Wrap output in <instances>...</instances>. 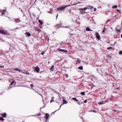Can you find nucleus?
<instances>
[{
	"mask_svg": "<svg viewBox=\"0 0 122 122\" xmlns=\"http://www.w3.org/2000/svg\"><path fill=\"white\" fill-rule=\"evenodd\" d=\"M69 6L68 5H66L64 6H63L58 7L57 9L58 10L61 11L62 10H65V8Z\"/></svg>",
	"mask_w": 122,
	"mask_h": 122,
	"instance_id": "1",
	"label": "nucleus"
},
{
	"mask_svg": "<svg viewBox=\"0 0 122 122\" xmlns=\"http://www.w3.org/2000/svg\"><path fill=\"white\" fill-rule=\"evenodd\" d=\"M34 70L37 73H38L40 71V69L39 67H36L34 68Z\"/></svg>",
	"mask_w": 122,
	"mask_h": 122,
	"instance_id": "2",
	"label": "nucleus"
},
{
	"mask_svg": "<svg viewBox=\"0 0 122 122\" xmlns=\"http://www.w3.org/2000/svg\"><path fill=\"white\" fill-rule=\"evenodd\" d=\"M96 37L99 40H100V36L99 35V33L97 32L96 33Z\"/></svg>",
	"mask_w": 122,
	"mask_h": 122,
	"instance_id": "3",
	"label": "nucleus"
},
{
	"mask_svg": "<svg viewBox=\"0 0 122 122\" xmlns=\"http://www.w3.org/2000/svg\"><path fill=\"white\" fill-rule=\"evenodd\" d=\"M58 50L59 51H60L62 52H64L66 53H67V51L66 50H64L61 49L59 48H58L57 50Z\"/></svg>",
	"mask_w": 122,
	"mask_h": 122,
	"instance_id": "4",
	"label": "nucleus"
},
{
	"mask_svg": "<svg viewBox=\"0 0 122 122\" xmlns=\"http://www.w3.org/2000/svg\"><path fill=\"white\" fill-rule=\"evenodd\" d=\"M6 11V10L5 9L3 10L2 11H1V12L2 13V15H4L5 14Z\"/></svg>",
	"mask_w": 122,
	"mask_h": 122,
	"instance_id": "5",
	"label": "nucleus"
},
{
	"mask_svg": "<svg viewBox=\"0 0 122 122\" xmlns=\"http://www.w3.org/2000/svg\"><path fill=\"white\" fill-rule=\"evenodd\" d=\"M15 20V21L17 23L19 22L20 20V19L17 18V19H14Z\"/></svg>",
	"mask_w": 122,
	"mask_h": 122,
	"instance_id": "6",
	"label": "nucleus"
},
{
	"mask_svg": "<svg viewBox=\"0 0 122 122\" xmlns=\"http://www.w3.org/2000/svg\"><path fill=\"white\" fill-rule=\"evenodd\" d=\"M0 33L2 34H7V32H5L3 31L0 30Z\"/></svg>",
	"mask_w": 122,
	"mask_h": 122,
	"instance_id": "7",
	"label": "nucleus"
},
{
	"mask_svg": "<svg viewBox=\"0 0 122 122\" xmlns=\"http://www.w3.org/2000/svg\"><path fill=\"white\" fill-rule=\"evenodd\" d=\"M46 118L47 120L49 117V115L48 113H46Z\"/></svg>",
	"mask_w": 122,
	"mask_h": 122,
	"instance_id": "8",
	"label": "nucleus"
},
{
	"mask_svg": "<svg viewBox=\"0 0 122 122\" xmlns=\"http://www.w3.org/2000/svg\"><path fill=\"white\" fill-rule=\"evenodd\" d=\"M88 9V8L85 7L83 8H80L79 9V10L80 11L82 10H85Z\"/></svg>",
	"mask_w": 122,
	"mask_h": 122,
	"instance_id": "9",
	"label": "nucleus"
},
{
	"mask_svg": "<svg viewBox=\"0 0 122 122\" xmlns=\"http://www.w3.org/2000/svg\"><path fill=\"white\" fill-rule=\"evenodd\" d=\"M2 117H6V113H5L2 115Z\"/></svg>",
	"mask_w": 122,
	"mask_h": 122,
	"instance_id": "10",
	"label": "nucleus"
},
{
	"mask_svg": "<svg viewBox=\"0 0 122 122\" xmlns=\"http://www.w3.org/2000/svg\"><path fill=\"white\" fill-rule=\"evenodd\" d=\"M62 25V23L60 22L59 24H57L56 25V26L57 27H58L59 26H61Z\"/></svg>",
	"mask_w": 122,
	"mask_h": 122,
	"instance_id": "11",
	"label": "nucleus"
},
{
	"mask_svg": "<svg viewBox=\"0 0 122 122\" xmlns=\"http://www.w3.org/2000/svg\"><path fill=\"white\" fill-rule=\"evenodd\" d=\"M14 70L16 71H22L20 69H19L18 68H16L14 69Z\"/></svg>",
	"mask_w": 122,
	"mask_h": 122,
	"instance_id": "12",
	"label": "nucleus"
},
{
	"mask_svg": "<svg viewBox=\"0 0 122 122\" xmlns=\"http://www.w3.org/2000/svg\"><path fill=\"white\" fill-rule=\"evenodd\" d=\"M63 104H66L67 103V102L64 99L63 100Z\"/></svg>",
	"mask_w": 122,
	"mask_h": 122,
	"instance_id": "13",
	"label": "nucleus"
},
{
	"mask_svg": "<svg viewBox=\"0 0 122 122\" xmlns=\"http://www.w3.org/2000/svg\"><path fill=\"white\" fill-rule=\"evenodd\" d=\"M86 30L87 31H92V30H91L88 27L86 28Z\"/></svg>",
	"mask_w": 122,
	"mask_h": 122,
	"instance_id": "14",
	"label": "nucleus"
},
{
	"mask_svg": "<svg viewBox=\"0 0 122 122\" xmlns=\"http://www.w3.org/2000/svg\"><path fill=\"white\" fill-rule=\"evenodd\" d=\"M54 66H52L50 68V69L52 71H53Z\"/></svg>",
	"mask_w": 122,
	"mask_h": 122,
	"instance_id": "15",
	"label": "nucleus"
},
{
	"mask_svg": "<svg viewBox=\"0 0 122 122\" xmlns=\"http://www.w3.org/2000/svg\"><path fill=\"white\" fill-rule=\"evenodd\" d=\"M78 68L79 69L81 70H83V68L82 66H79L78 67Z\"/></svg>",
	"mask_w": 122,
	"mask_h": 122,
	"instance_id": "16",
	"label": "nucleus"
},
{
	"mask_svg": "<svg viewBox=\"0 0 122 122\" xmlns=\"http://www.w3.org/2000/svg\"><path fill=\"white\" fill-rule=\"evenodd\" d=\"M36 30H37L38 31H40V29L38 27H36Z\"/></svg>",
	"mask_w": 122,
	"mask_h": 122,
	"instance_id": "17",
	"label": "nucleus"
},
{
	"mask_svg": "<svg viewBox=\"0 0 122 122\" xmlns=\"http://www.w3.org/2000/svg\"><path fill=\"white\" fill-rule=\"evenodd\" d=\"M26 33L27 34V35L28 36H31L29 32H26Z\"/></svg>",
	"mask_w": 122,
	"mask_h": 122,
	"instance_id": "18",
	"label": "nucleus"
},
{
	"mask_svg": "<svg viewBox=\"0 0 122 122\" xmlns=\"http://www.w3.org/2000/svg\"><path fill=\"white\" fill-rule=\"evenodd\" d=\"M85 93L84 92H81V93L80 94L81 95H82L83 96L85 94Z\"/></svg>",
	"mask_w": 122,
	"mask_h": 122,
	"instance_id": "19",
	"label": "nucleus"
},
{
	"mask_svg": "<svg viewBox=\"0 0 122 122\" xmlns=\"http://www.w3.org/2000/svg\"><path fill=\"white\" fill-rule=\"evenodd\" d=\"M105 25H104L103 29V30L102 31V32H105V31L106 30V29L105 28Z\"/></svg>",
	"mask_w": 122,
	"mask_h": 122,
	"instance_id": "20",
	"label": "nucleus"
},
{
	"mask_svg": "<svg viewBox=\"0 0 122 122\" xmlns=\"http://www.w3.org/2000/svg\"><path fill=\"white\" fill-rule=\"evenodd\" d=\"M117 6L116 5H114L112 7V8H117Z\"/></svg>",
	"mask_w": 122,
	"mask_h": 122,
	"instance_id": "21",
	"label": "nucleus"
},
{
	"mask_svg": "<svg viewBox=\"0 0 122 122\" xmlns=\"http://www.w3.org/2000/svg\"><path fill=\"white\" fill-rule=\"evenodd\" d=\"M15 83L14 81H12L11 82L10 84V86H12L13 85V83Z\"/></svg>",
	"mask_w": 122,
	"mask_h": 122,
	"instance_id": "22",
	"label": "nucleus"
},
{
	"mask_svg": "<svg viewBox=\"0 0 122 122\" xmlns=\"http://www.w3.org/2000/svg\"><path fill=\"white\" fill-rule=\"evenodd\" d=\"M77 62L79 63H80L81 62V61L79 59L77 58Z\"/></svg>",
	"mask_w": 122,
	"mask_h": 122,
	"instance_id": "23",
	"label": "nucleus"
},
{
	"mask_svg": "<svg viewBox=\"0 0 122 122\" xmlns=\"http://www.w3.org/2000/svg\"><path fill=\"white\" fill-rule=\"evenodd\" d=\"M0 120L2 121H4V119L2 117H0Z\"/></svg>",
	"mask_w": 122,
	"mask_h": 122,
	"instance_id": "24",
	"label": "nucleus"
},
{
	"mask_svg": "<svg viewBox=\"0 0 122 122\" xmlns=\"http://www.w3.org/2000/svg\"><path fill=\"white\" fill-rule=\"evenodd\" d=\"M72 100H75L76 101H77V102L78 101V100H77V99H76V98H72Z\"/></svg>",
	"mask_w": 122,
	"mask_h": 122,
	"instance_id": "25",
	"label": "nucleus"
},
{
	"mask_svg": "<svg viewBox=\"0 0 122 122\" xmlns=\"http://www.w3.org/2000/svg\"><path fill=\"white\" fill-rule=\"evenodd\" d=\"M81 14H85L86 13L85 12H84L82 10L81 11Z\"/></svg>",
	"mask_w": 122,
	"mask_h": 122,
	"instance_id": "26",
	"label": "nucleus"
},
{
	"mask_svg": "<svg viewBox=\"0 0 122 122\" xmlns=\"http://www.w3.org/2000/svg\"><path fill=\"white\" fill-rule=\"evenodd\" d=\"M39 23L41 25L43 23V22L40 20H39Z\"/></svg>",
	"mask_w": 122,
	"mask_h": 122,
	"instance_id": "27",
	"label": "nucleus"
},
{
	"mask_svg": "<svg viewBox=\"0 0 122 122\" xmlns=\"http://www.w3.org/2000/svg\"><path fill=\"white\" fill-rule=\"evenodd\" d=\"M13 86H10L9 87H8V88L7 89H6L7 90H9L10 89V88H12Z\"/></svg>",
	"mask_w": 122,
	"mask_h": 122,
	"instance_id": "28",
	"label": "nucleus"
},
{
	"mask_svg": "<svg viewBox=\"0 0 122 122\" xmlns=\"http://www.w3.org/2000/svg\"><path fill=\"white\" fill-rule=\"evenodd\" d=\"M116 30L117 32H120L121 31V30H120L116 29Z\"/></svg>",
	"mask_w": 122,
	"mask_h": 122,
	"instance_id": "29",
	"label": "nucleus"
},
{
	"mask_svg": "<svg viewBox=\"0 0 122 122\" xmlns=\"http://www.w3.org/2000/svg\"><path fill=\"white\" fill-rule=\"evenodd\" d=\"M25 74L28 75H29L30 74L28 72H26L24 73Z\"/></svg>",
	"mask_w": 122,
	"mask_h": 122,
	"instance_id": "30",
	"label": "nucleus"
},
{
	"mask_svg": "<svg viewBox=\"0 0 122 122\" xmlns=\"http://www.w3.org/2000/svg\"><path fill=\"white\" fill-rule=\"evenodd\" d=\"M112 47H108L107 48V49L108 50H109L110 49H112Z\"/></svg>",
	"mask_w": 122,
	"mask_h": 122,
	"instance_id": "31",
	"label": "nucleus"
},
{
	"mask_svg": "<svg viewBox=\"0 0 122 122\" xmlns=\"http://www.w3.org/2000/svg\"><path fill=\"white\" fill-rule=\"evenodd\" d=\"M98 103L100 105H102L103 104H104L102 102H99Z\"/></svg>",
	"mask_w": 122,
	"mask_h": 122,
	"instance_id": "32",
	"label": "nucleus"
},
{
	"mask_svg": "<svg viewBox=\"0 0 122 122\" xmlns=\"http://www.w3.org/2000/svg\"><path fill=\"white\" fill-rule=\"evenodd\" d=\"M45 53V52H42L41 53V55H43Z\"/></svg>",
	"mask_w": 122,
	"mask_h": 122,
	"instance_id": "33",
	"label": "nucleus"
},
{
	"mask_svg": "<svg viewBox=\"0 0 122 122\" xmlns=\"http://www.w3.org/2000/svg\"><path fill=\"white\" fill-rule=\"evenodd\" d=\"M30 86L32 88L33 87V84H31L30 85Z\"/></svg>",
	"mask_w": 122,
	"mask_h": 122,
	"instance_id": "34",
	"label": "nucleus"
},
{
	"mask_svg": "<svg viewBox=\"0 0 122 122\" xmlns=\"http://www.w3.org/2000/svg\"><path fill=\"white\" fill-rule=\"evenodd\" d=\"M119 54L120 55H122V51H121L119 52Z\"/></svg>",
	"mask_w": 122,
	"mask_h": 122,
	"instance_id": "35",
	"label": "nucleus"
},
{
	"mask_svg": "<svg viewBox=\"0 0 122 122\" xmlns=\"http://www.w3.org/2000/svg\"><path fill=\"white\" fill-rule=\"evenodd\" d=\"M87 100H85V101L84 102L85 103H86L87 102Z\"/></svg>",
	"mask_w": 122,
	"mask_h": 122,
	"instance_id": "36",
	"label": "nucleus"
},
{
	"mask_svg": "<svg viewBox=\"0 0 122 122\" xmlns=\"http://www.w3.org/2000/svg\"><path fill=\"white\" fill-rule=\"evenodd\" d=\"M4 66H0V68H3L4 67Z\"/></svg>",
	"mask_w": 122,
	"mask_h": 122,
	"instance_id": "37",
	"label": "nucleus"
},
{
	"mask_svg": "<svg viewBox=\"0 0 122 122\" xmlns=\"http://www.w3.org/2000/svg\"><path fill=\"white\" fill-rule=\"evenodd\" d=\"M61 60H60V61H56V62H60V61H61Z\"/></svg>",
	"mask_w": 122,
	"mask_h": 122,
	"instance_id": "38",
	"label": "nucleus"
},
{
	"mask_svg": "<svg viewBox=\"0 0 122 122\" xmlns=\"http://www.w3.org/2000/svg\"><path fill=\"white\" fill-rule=\"evenodd\" d=\"M117 10V11H118V12H120V11L119 10Z\"/></svg>",
	"mask_w": 122,
	"mask_h": 122,
	"instance_id": "39",
	"label": "nucleus"
},
{
	"mask_svg": "<svg viewBox=\"0 0 122 122\" xmlns=\"http://www.w3.org/2000/svg\"><path fill=\"white\" fill-rule=\"evenodd\" d=\"M96 8H94V11H96Z\"/></svg>",
	"mask_w": 122,
	"mask_h": 122,
	"instance_id": "40",
	"label": "nucleus"
},
{
	"mask_svg": "<svg viewBox=\"0 0 122 122\" xmlns=\"http://www.w3.org/2000/svg\"><path fill=\"white\" fill-rule=\"evenodd\" d=\"M50 101L51 102H53V100H50Z\"/></svg>",
	"mask_w": 122,
	"mask_h": 122,
	"instance_id": "41",
	"label": "nucleus"
},
{
	"mask_svg": "<svg viewBox=\"0 0 122 122\" xmlns=\"http://www.w3.org/2000/svg\"><path fill=\"white\" fill-rule=\"evenodd\" d=\"M66 77H68V75L67 74H66Z\"/></svg>",
	"mask_w": 122,
	"mask_h": 122,
	"instance_id": "42",
	"label": "nucleus"
},
{
	"mask_svg": "<svg viewBox=\"0 0 122 122\" xmlns=\"http://www.w3.org/2000/svg\"><path fill=\"white\" fill-rule=\"evenodd\" d=\"M78 104L79 105H80L81 104V103H80V102H78Z\"/></svg>",
	"mask_w": 122,
	"mask_h": 122,
	"instance_id": "43",
	"label": "nucleus"
},
{
	"mask_svg": "<svg viewBox=\"0 0 122 122\" xmlns=\"http://www.w3.org/2000/svg\"><path fill=\"white\" fill-rule=\"evenodd\" d=\"M58 15L57 14V15L56 16V19H57V17H58Z\"/></svg>",
	"mask_w": 122,
	"mask_h": 122,
	"instance_id": "44",
	"label": "nucleus"
},
{
	"mask_svg": "<svg viewBox=\"0 0 122 122\" xmlns=\"http://www.w3.org/2000/svg\"><path fill=\"white\" fill-rule=\"evenodd\" d=\"M88 7H92V8L93 7L91 6H88Z\"/></svg>",
	"mask_w": 122,
	"mask_h": 122,
	"instance_id": "45",
	"label": "nucleus"
},
{
	"mask_svg": "<svg viewBox=\"0 0 122 122\" xmlns=\"http://www.w3.org/2000/svg\"><path fill=\"white\" fill-rule=\"evenodd\" d=\"M113 111L115 112H116V110H113Z\"/></svg>",
	"mask_w": 122,
	"mask_h": 122,
	"instance_id": "46",
	"label": "nucleus"
},
{
	"mask_svg": "<svg viewBox=\"0 0 122 122\" xmlns=\"http://www.w3.org/2000/svg\"><path fill=\"white\" fill-rule=\"evenodd\" d=\"M121 36L122 38V34L121 35Z\"/></svg>",
	"mask_w": 122,
	"mask_h": 122,
	"instance_id": "47",
	"label": "nucleus"
},
{
	"mask_svg": "<svg viewBox=\"0 0 122 122\" xmlns=\"http://www.w3.org/2000/svg\"><path fill=\"white\" fill-rule=\"evenodd\" d=\"M93 111V112H95L96 111H95L94 110V111Z\"/></svg>",
	"mask_w": 122,
	"mask_h": 122,
	"instance_id": "48",
	"label": "nucleus"
},
{
	"mask_svg": "<svg viewBox=\"0 0 122 122\" xmlns=\"http://www.w3.org/2000/svg\"><path fill=\"white\" fill-rule=\"evenodd\" d=\"M62 43H61V45H62Z\"/></svg>",
	"mask_w": 122,
	"mask_h": 122,
	"instance_id": "49",
	"label": "nucleus"
},
{
	"mask_svg": "<svg viewBox=\"0 0 122 122\" xmlns=\"http://www.w3.org/2000/svg\"><path fill=\"white\" fill-rule=\"evenodd\" d=\"M58 110H56V111H57Z\"/></svg>",
	"mask_w": 122,
	"mask_h": 122,
	"instance_id": "50",
	"label": "nucleus"
},
{
	"mask_svg": "<svg viewBox=\"0 0 122 122\" xmlns=\"http://www.w3.org/2000/svg\"><path fill=\"white\" fill-rule=\"evenodd\" d=\"M58 110H56V111H57Z\"/></svg>",
	"mask_w": 122,
	"mask_h": 122,
	"instance_id": "51",
	"label": "nucleus"
},
{
	"mask_svg": "<svg viewBox=\"0 0 122 122\" xmlns=\"http://www.w3.org/2000/svg\"><path fill=\"white\" fill-rule=\"evenodd\" d=\"M58 110H56V111H57Z\"/></svg>",
	"mask_w": 122,
	"mask_h": 122,
	"instance_id": "52",
	"label": "nucleus"
},
{
	"mask_svg": "<svg viewBox=\"0 0 122 122\" xmlns=\"http://www.w3.org/2000/svg\"><path fill=\"white\" fill-rule=\"evenodd\" d=\"M58 110H56V111H57Z\"/></svg>",
	"mask_w": 122,
	"mask_h": 122,
	"instance_id": "53",
	"label": "nucleus"
},
{
	"mask_svg": "<svg viewBox=\"0 0 122 122\" xmlns=\"http://www.w3.org/2000/svg\"><path fill=\"white\" fill-rule=\"evenodd\" d=\"M58 110H56V111H57Z\"/></svg>",
	"mask_w": 122,
	"mask_h": 122,
	"instance_id": "54",
	"label": "nucleus"
},
{
	"mask_svg": "<svg viewBox=\"0 0 122 122\" xmlns=\"http://www.w3.org/2000/svg\"><path fill=\"white\" fill-rule=\"evenodd\" d=\"M107 43H109V42H107Z\"/></svg>",
	"mask_w": 122,
	"mask_h": 122,
	"instance_id": "55",
	"label": "nucleus"
},
{
	"mask_svg": "<svg viewBox=\"0 0 122 122\" xmlns=\"http://www.w3.org/2000/svg\"><path fill=\"white\" fill-rule=\"evenodd\" d=\"M15 29H17V28H16Z\"/></svg>",
	"mask_w": 122,
	"mask_h": 122,
	"instance_id": "56",
	"label": "nucleus"
}]
</instances>
